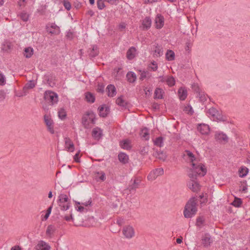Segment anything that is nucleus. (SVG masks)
<instances>
[{
    "label": "nucleus",
    "instance_id": "obj_57",
    "mask_svg": "<svg viewBox=\"0 0 250 250\" xmlns=\"http://www.w3.org/2000/svg\"><path fill=\"white\" fill-rule=\"evenodd\" d=\"M63 4L64 7H65V8L66 9H67V10H70V9L71 8V3L69 1H66V0H64L63 2Z\"/></svg>",
    "mask_w": 250,
    "mask_h": 250
},
{
    "label": "nucleus",
    "instance_id": "obj_56",
    "mask_svg": "<svg viewBox=\"0 0 250 250\" xmlns=\"http://www.w3.org/2000/svg\"><path fill=\"white\" fill-rule=\"evenodd\" d=\"M52 208V206H50L48 208V209H47V210L46 211V213L45 215L44 216V219L45 220H47L48 218V217H49V215H50V213L51 212Z\"/></svg>",
    "mask_w": 250,
    "mask_h": 250
},
{
    "label": "nucleus",
    "instance_id": "obj_7",
    "mask_svg": "<svg viewBox=\"0 0 250 250\" xmlns=\"http://www.w3.org/2000/svg\"><path fill=\"white\" fill-rule=\"evenodd\" d=\"M44 122L47 126V130L52 134L55 132L54 129V122L49 115L45 114L44 116Z\"/></svg>",
    "mask_w": 250,
    "mask_h": 250
},
{
    "label": "nucleus",
    "instance_id": "obj_10",
    "mask_svg": "<svg viewBox=\"0 0 250 250\" xmlns=\"http://www.w3.org/2000/svg\"><path fill=\"white\" fill-rule=\"evenodd\" d=\"M123 233L125 238L130 239L135 235V230L132 226H126L124 227Z\"/></svg>",
    "mask_w": 250,
    "mask_h": 250
},
{
    "label": "nucleus",
    "instance_id": "obj_6",
    "mask_svg": "<svg viewBox=\"0 0 250 250\" xmlns=\"http://www.w3.org/2000/svg\"><path fill=\"white\" fill-rule=\"evenodd\" d=\"M44 97L45 101L51 104H56L58 101V95L51 91H46Z\"/></svg>",
    "mask_w": 250,
    "mask_h": 250
},
{
    "label": "nucleus",
    "instance_id": "obj_55",
    "mask_svg": "<svg viewBox=\"0 0 250 250\" xmlns=\"http://www.w3.org/2000/svg\"><path fill=\"white\" fill-rule=\"evenodd\" d=\"M149 67L153 71H156L158 68L157 64L154 61H153V62H151V64Z\"/></svg>",
    "mask_w": 250,
    "mask_h": 250
},
{
    "label": "nucleus",
    "instance_id": "obj_25",
    "mask_svg": "<svg viewBox=\"0 0 250 250\" xmlns=\"http://www.w3.org/2000/svg\"><path fill=\"white\" fill-rule=\"evenodd\" d=\"M106 91L109 97H113L116 94V89L113 84H109L106 87Z\"/></svg>",
    "mask_w": 250,
    "mask_h": 250
},
{
    "label": "nucleus",
    "instance_id": "obj_26",
    "mask_svg": "<svg viewBox=\"0 0 250 250\" xmlns=\"http://www.w3.org/2000/svg\"><path fill=\"white\" fill-rule=\"evenodd\" d=\"M151 19L148 17H146L142 22L143 29L147 30L149 29L151 25Z\"/></svg>",
    "mask_w": 250,
    "mask_h": 250
},
{
    "label": "nucleus",
    "instance_id": "obj_2",
    "mask_svg": "<svg viewBox=\"0 0 250 250\" xmlns=\"http://www.w3.org/2000/svg\"><path fill=\"white\" fill-rule=\"evenodd\" d=\"M197 211L196 199L194 198L190 199L185 206L184 210V216L187 218H191L196 213Z\"/></svg>",
    "mask_w": 250,
    "mask_h": 250
},
{
    "label": "nucleus",
    "instance_id": "obj_11",
    "mask_svg": "<svg viewBox=\"0 0 250 250\" xmlns=\"http://www.w3.org/2000/svg\"><path fill=\"white\" fill-rule=\"evenodd\" d=\"M214 138L216 141L220 143L225 144L228 142L227 135L222 132H216L214 135Z\"/></svg>",
    "mask_w": 250,
    "mask_h": 250
},
{
    "label": "nucleus",
    "instance_id": "obj_53",
    "mask_svg": "<svg viewBox=\"0 0 250 250\" xmlns=\"http://www.w3.org/2000/svg\"><path fill=\"white\" fill-rule=\"evenodd\" d=\"M141 74H140V79L141 80H144L145 78L147 77V76L149 75V72L147 71H140Z\"/></svg>",
    "mask_w": 250,
    "mask_h": 250
},
{
    "label": "nucleus",
    "instance_id": "obj_59",
    "mask_svg": "<svg viewBox=\"0 0 250 250\" xmlns=\"http://www.w3.org/2000/svg\"><path fill=\"white\" fill-rule=\"evenodd\" d=\"M167 78V76H159L158 78V79H159V82H162V83H164V82L166 83L167 82V80H166Z\"/></svg>",
    "mask_w": 250,
    "mask_h": 250
},
{
    "label": "nucleus",
    "instance_id": "obj_13",
    "mask_svg": "<svg viewBox=\"0 0 250 250\" xmlns=\"http://www.w3.org/2000/svg\"><path fill=\"white\" fill-rule=\"evenodd\" d=\"M183 157L186 161L190 163L191 165L197 161L194 155L189 150H186L184 152Z\"/></svg>",
    "mask_w": 250,
    "mask_h": 250
},
{
    "label": "nucleus",
    "instance_id": "obj_38",
    "mask_svg": "<svg viewBox=\"0 0 250 250\" xmlns=\"http://www.w3.org/2000/svg\"><path fill=\"white\" fill-rule=\"evenodd\" d=\"M163 54V48L159 46L158 44L155 47V49L154 51V55L156 57H160Z\"/></svg>",
    "mask_w": 250,
    "mask_h": 250
},
{
    "label": "nucleus",
    "instance_id": "obj_30",
    "mask_svg": "<svg viewBox=\"0 0 250 250\" xmlns=\"http://www.w3.org/2000/svg\"><path fill=\"white\" fill-rule=\"evenodd\" d=\"M56 231V227L54 225H49L46 230V234L47 236L51 238L53 235Z\"/></svg>",
    "mask_w": 250,
    "mask_h": 250
},
{
    "label": "nucleus",
    "instance_id": "obj_61",
    "mask_svg": "<svg viewBox=\"0 0 250 250\" xmlns=\"http://www.w3.org/2000/svg\"><path fill=\"white\" fill-rule=\"evenodd\" d=\"M74 159L75 162L77 163H79L80 162V157H79V152L77 153L74 156Z\"/></svg>",
    "mask_w": 250,
    "mask_h": 250
},
{
    "label": "nucleus",
    "instance_id": "obj_24",
    "mask_svg": "<svg viewBox=\"0 0 250 250\" xmlns=\"http://www.w3.org/2000/svg\"><path fill=\"white\" fill-rule=\"evenodd\" d=\"M136 49L134 47H131L126 52V58L129 60L134 59L136 56Z\"/></svg>",
    "mask_w": 250,
    "mask_h": 250
},
{
    "label": "nucleus",
    "instance_id": "obj_16",
    "mask_svg": "<svg viewBox=\"0 0 250 250\" xmlns=\"http://www.w3.org/2000/svg\"><path fill=\"white\" fill-rule=\"evenodd\" d=\"M155 27L157 29H161L164 24V18L161 14L157 15L155 19Z\"/></svg>",
    "mask_w": 250,
    "mask_h": 250
},
{
    "label": "nucleus",
    "instance_id": "obj_8",
    "mask_svg": "<svg viewBox=\"0 0 250 250\" xmlns=\"http://www.w3.org/2000/svg\"><path fill=\"white\" fill-rule=\"evenodd\" d=\"M164 169L162 167L157 168L151 171L147 176L148 180L153 181L157 177L164 174Z\"/></svg>",
    "mask_w": 250,
    "mask_h": 250
},
{
    "label": "nucleus",
    "instance_id": "obj_3",
    "mask_svg": "<svg viewBox=\"0 0 250 250\" xmlns=\"http://www.w3.org/2000/svg\"><path fill=\"white\" fill-rule=\"evenodd\" d=\"M207 116L212 120L216 121H225L223 116L215 108L211 107L207 110Z\"/></svg>",
    "mask_w": 250,
    "mask_h": 250
},
{
    "label": "nucleus",
    "instance_id": "obj_49",
    "mask_svg": "<svg viewBox=\"0 0 250 250\" xmlns=\"http://www.w3.org/2000/svg\"><path fill=\"white\" fill-rule=\"evenodd\" d=\"M149 149L148 146H142L140 148V152L142 155H146L148 153Z\"/></svg>",
    "mask_w": 250,
    "mask_h": 250
},
{
    "label": "nucleus",
    "instance_id": "obj_48",
    "mask_svg": "<svg viewBox=\"0 0 250 250\" xmlns=\"http://www.w3.org/2000/svg\"><path fill=\"white\" fill-rule=\"evenodd\" d=\"M198 96L199 97L200 100L201 102H204L207 100L208 96L204 93L203 92H199L198 94Z\"/></svg>",
    "mask_w": 250,
    "mask_h": 250
},
{
    "label": "nucleus",
    "instance_id": "obj_44",
    "mask_svg": "<svg viewBox=\"0 0 250 250\" xmlns=\"http://www.w3.org/2000/svg\"><path fill=\"white\" fill-rule=\"evenodd\" d=\"M19 16L23 21H27L29 20V15L24 11L21 12Z\"/></svg>",
    "mask_w": 250,
    "mask_h": 250
},
{
    "label": "nucleus",
    "instance_id": "obj_45",
    "mask_svg": "<svg viewBox=\"0 0 250 250\" xmlns=\"http://www.w3.org/2000/svg\"><path fill=\"white\" fill-rule=\"evenodd\" d=\"M104 1H105L104 0H97V7L99 9L102 10L104 8V7H105V4L104 3Z\"/></svg>",
    "mask_w": 250,
    "mask_h": 250
},
{
    "label": "nucleus",
    "instance_id": "obj_62",
    "mask_svg": "<svg viewBox=\"0 0 250 250\" xmlns=\"http://www.w3.org/2000/svg\"><path fill=\"white\" fill-rule=\"evenodd\" d=\"M126 24L125 22H122L119 25V28L121 31L125 29L126 27Z\"/></svg>",
    "mask_w": 250,
    "mask_h": 250
},
{
    "label": "nucleus",
    "instance_id": "obj_47",
    "mask_svg": "<svg viewBox=\"0 0 250 250\" xmlns=\"http://www.w3.org/2000/svg\"><path fill=\"white\" fill-rule=\"evenodd\" d=\"M156 157L160 160H162L163 161L165 160L166 159V154L162 151H159L157 152Z\"/></svg>",
    "mask_w": 250,
    "mask_h": 250
},
{
    "label": "nucleus",
    "instance_id": "obj_63",
    "mask_svg": "<svg viewBox=\"0 0 250 250\" xmlns=\"http://www.w3.org/2000/svg\"><path fill=\"white\" fill-rule=\"evenodd\" d=\"M25 1H26V0H19V1L18 2V4L20 6H24L25 4L22 3V2L24 3V2H25Z\"/></svg>",
    "mask_w": 250,
    "mask_h": 250
},
{
    "label": "nucleus",
    "instance_id": "obj_19",
    "mask_svg": "<svg viewBox=\"0 0 250 250\" xmlns=\"http://www.w3.org/2000/svg\"><path fill=\"white\" fill-rule=\"evenodd\" d=\"M99 115L102 117H105L109 113V108L106 105H103L99 108Z\"/></svg>",
    "mask_w": 250,
    "mask_h": 250
},
{
    "label": "nucleus",
    "instance_id": "obj_9",
    "mask_svg": "<svg viewBox=\"0 0 250 250\" xmlns=\"http://www.w3.org/2000/svg\"><path fill=\"white\" fill-rule=\"evenodd\" d=\"M46 31L51 35H58L60 33V27L55 23H49L46 26Z\"/></svg>",
    "mask_w": 250,
    "mask_h": 250
},
{
    "label": "nucleus",
    "instance_id": "obj_5",
    "mask_svg": "<svg viewBox=\"0 0 250 250\" xmlns=\"http://www.w3.org/2000/svg\"><path fill=\"white\" fill-rule=\"evenodd\" d=\"M59 206L62 210H67L69 208L70 206V200L67 195L64 194H61L59 196Z\"/></svg>",
    "mask_w": 250,
    "mask_h": 250
},
{
    "label": "nucleus",
    "instance_id": "obj_20",
    "mask_svg": "<svg viewBox=\"0 0 250 250\" xmlns=\"http://www.w3.org/2000/svg\"><path fill=\"white\" fill-rule=\"evenodd\" d=\"M178 95L180 100L184 101L188 96L187 90L185 87H180L178 89Z\"/></svg>",
    "mask_w": 250,
    "mask_h": 250
},
{
    "label": "nucleus",
    "instance_id": "obj_41",
    "mask_svg": "<svg viewBox=\"0 0 250 250\" xmlns=\"http://www.w3.org/2000/svg\"><path fill=\"white\" fill-rule=\"evenodd\" d=\"M58 114L59 118L61 120L64 119L66 116V111L63 108H62L59 110Z\"/></svg>",
    "mask_w": 250,
    "mask_h": 250
},
{
    "label": "nucleus",
    "instance_id": "obj_39",
    "mask_svg": "<svg viewBox=\"0 0 250 250\" xmlns=\"http://www.w3.org/2000/svg\"><path fill=\"white\" fill-rule=\"evenodd\" d=\"M167 84L170 87H171L175 85V80L173 76L170 75H167Z\"/></svg>",
    "mask_w": 250,
    "mask_h": 250
},
{
    "label": "nucleus",
    "instance_id": "obj_33",
    "mask_svg": "<svg viewBox=\"0 0 250 250\" xmlns=\"http://www.w3.org/2000/svg\"><path fill=\"white\" fill-rule=\"evenodd\" d=\"M126 78L129 83H134L136 80V75L135 73L131 71L127 73Z\"/></svg>",
    "mask_w": 250,
    "mask_h": 250
},
{
    "label": "nucleus",
    "instance_id": "obj_15",
    "mask_svg": "<svg viewBox=\"0 0 250 250\" xmlns=\"http://www.w3.org/2000/svg\"><path fill=\"white\" fill-rule=\"evenodd\" d=\"M103 135V130L100 127H96L93 129L92 131V136L95 140L98 141L100 140Z\"/></svg>",
    "mask_w": 250,
    "mask_h": 250
},
{
    "label": "nucleus",
    "instance_id": "obj_34",
    "mask_svg": "<svg viewBox=\"0 0 250 250\" xmlns=\"http://www.w3.org/2000/svg\"><path fill=\"white\" fill-rule=\"evenodd\" d=\"M153 143L156 146L162 147L164 145V138L161 136L158 137L153 140Z\"/></svg>",
    "mask_w": 250,
    "mask_h": 250
},
{
    "label": "nucleus",
    "instance_id": "obj_22",
    "mask_svg": "<svg viewBox=\"0 0 250 250\" xmlns=\"http://www.w3.org/2000/svg\"><path fill=\"white\" fill-rule=\"evenodd\" d=\"M198 130L204 135H207L209 132V128L208 125L206 124H201L197 127Z\"/></svg>",
    "mask_w": 250,
    "mask_h": 250
},
{
    "label": "nucleus",
    "instance_id": "obj_58",
    "mask_svg": "<svg viewBox=\"0 0 250 250\" xmlns=\"http://www.w3.org/2000/svg\"><path fill=\"white\" fill-rule=\"evenodd\" d=\"M104 86L103 84H99L98 85L97 91L99 92L103 93L104 91Z\"/></svg>",
    "mask_w": 250,
    "mask_h": 250
},
{
    "label": "nucleus",
    "instance_id": "obj_35",
    "mask_svg": "<svg viewBox=\"0 0 250 250\" xmlns=\"http://www.w3.org/2000/svg\"><path fill=\"white\" fill-rule=\"evenodd\" d=\"M249 172V169L246 167H241L238 171L239 175L240 177H245Z\"/></svg>",
    "mask_w": 250,
    "mask_h": 250
},
{
    "label": "nucleus",
    "instance_id": "obj_17",
    "mask_svg": "<svg viewBox=\"0 0 250 250\" xmlns=\"http://www.w3.org/2000/svg\"><path fill=\"white\" fill-rule=\"evenodd\" d=\"M65 148L69 152H73L75 149L74 145L69 137L64 138Z\"/></svg>",
    "mask_w": 250,
    "mask_h": 250
},
{
    "label": "nucleus",
    "instance_id": "obj_23",
    "mask_svg": "<svg viewBox=\"0 0 250 250\" xmlns=\"http://www.w3.org/2000/svg\"><path fill=\"white\" fill-rule=\"evenodd\" d=\"M37 250H49L50 247L48 244L43 241H40L37 244Z\"/></svg>",
    "mask_w": 250,
    "mask_h": 250
},
{
    "label": "nucleus",
    "instance_id": "obj_50",
    "mask_svg": "<svg viewBox=\"0 0 250 250\" xmlns=\"http://www.w3.org/2000/svg\"><path fill=\"white\" fill-rule=\"evenodd\" d=\"M184 111H185L186 112H187L188 114H191V115L193 113V110L192 109V108L189 105L186 106L184 109Z\"/></svg>",
    "mask_w": 250,
    "mask_h": 250
},
{
    "label": "nucleus",
    "instance_id": "obj_46",
    "mask_svg": "<svg viewBox=\"0 0 250 250\" xmlns=\"http://www.w3.org/2000/svg\"><path fill=\"white\" fill-rule=\"evenodd\" d=\"M247 181H243L241 182V186H240V190L244 193H246L247 191Z\"/></svg>",
    "mask_w": 250,
    "mask_h": 250
},
{
    "label": "nucleus",
    "instance_id": "obj_51",
    "mask_svg": "<svg viewBox=\"0 0 250 250\" xmlns=\"http://www.w3.org/2000/svg\"><path fill=\"white\" fill-rule=\"evenodd\" d=\"M35 86V84L34 81H30L26 84L24 88L31 89V88H33V87H34Z\"/></svg>",
    "mask_w": 250,
    "mask_h": 250
},
{
    "label": "nucleus",
    "instance_id": "obj_37",
    "mask_svg": "<svg viewBox=\"0 0 250 250\" xmlns=\"http://www.w3.org/2000/svg\"><path fill=\"white\" fill-rule=\"evenodd\" d=\"M166 57L167 60L171 61L175 59V53L171 50H168L166 54Z\"/></svg>",
    "mask_w": 250,
    "mask_h": 250
},
{
    "label": "nucleus",
    "instance_id": "obj_4",
    "mask_svg": "<svg viewBox=\"0 0 250 250\" xmlns=\"http://www.w3.org/2000/svg\"><path fill=\"white\" fill-rule=\"evenodd\" d=\"M95 114L91 111L86 112L83 117L82 123L85 128L89 127L91 125L95 124Z\"/></svg>",
    "mask_w": 250,
    "mask_h": 250
},
{
    "label": "nucleus",
    "instance_id": "obj_18",
    "mask_svg": "<svg viewBox=\"0 0 250 250\" xmlns=\"http://www.w3.org/2000/svg\"><path fill=\"white\" fill-rule=\"evenodd\" d=\"M188 186L193 192H198L200 190V185L194 181V179H191V180L188 182Z\"/></svg>",
    "mask_w": 250,
    "mask_h": 250
},
{
    "label": "nucleus",
    "instance_id": "obj_14",
    "mask_svg": "<svg viewBox=\"0 0 250 250\" xmlns=\"http://www.w3.org/2000/svg\"><path fill=\"white\" fill-rule=\"evenodd\" d=\"M202 244L205 248L209 247L213 242L212 238L210 235L208 233H205L202 238Z\"/></svg>",
    "mask_w": 250,
    "mask_h": 250
},
{
    "label": "nucleus",
    "instance_id": "obj_32",
    "mask_svg": "<svg viewBox=\"0 0 250 250\" xmlns=\"http://www.w3.org/2000/svg\"><path fill=\"white\" fill-rule=\"evenodd\" d=\"M205 223V218L203 216H200L197 218L196 225L199 228L203 227Z\"/></svg>",
    "mask_w": 250,
    "mask_h": 250
},
{
    "label": "nucleus",
    "instance_id": "obj_36",
    "mask_svg": "<svg viewBox=\"0 0 250 250\" xmlns=\"http://www.w3.org/2000/svg\"><path fill=\"white\" fill-rule=\"evenodd\" d=\"M163 90L160 88H156L154 92V98L161 99L163 98Z\"/></svg>",
    "mask_w": 250,
    "mask_h": 250
},
{
    "label": "nucleus",
    "instance_id": "obj_28",
    "mask_svg": "<svg viewBox=\"0 0 250 250\" xmlns=\"http://www.w3.org/2000/svg\"><path fill=\"white\" fill-rule=\"evenodd\" d=\"M34 50L31 47H25L23 50V55L26 58H30L33 55Z\"/></svg>",
    "mask_w": 250,
    "mask_h": 250
},
{
    "label": "nucleus",
    "instance_id": "obj_60",
    "mask_svg": "<svg viewBox=\"0 0 250 250\" xmlns=\"http://www.w3.org/2000/svg\"><path fill=\"white\" fill-rule=\"evenodd\" d=\"M242 204V201L240 200V199H238L237 201H234L233 202V205L235 207H238L240 206L241 204Z\"/></svg>",
    "mask_w": 250,
    "mask_h": 250
},
{
    "label": "nucleus",
    "instance_id": "obj_40",
    "mask_svg": "<svg viewBox=\"0 0 250 250\" xmlns=\"http://www.w3.org/2000/svg\"><path fill=\"white\" fill-rule=\"evenodd\" d=\"M99 53L98 48L96 45H93L92 46V50L90 51L89 53V55L91 57H95L97 55H98Z\"/></svg>",
    "mask_w": 250,
    "mask_h": 250
},
{
    "label": "nucleus",
    "instance_id": "obj_64",
    "mask_svg": "<svg viewBox=\"0 0 250 250\" xmlns=\"http://www.w3.org/2000/svg\"><path fill=\"white\" fill-rule=\"evenodd\" d=\"M84 209V208L83 206H80L79 207H77V210L80 212H83V211Z\"/></svg>",
    "mask_w": 250,
    "mask_h": 250
},
{
    "label": "nucleus",
    "instance_id": "obj_54",
    "mask_svg": "<svg viewBox=\"0 0 250 250\" xmlns=\"http://www.w3.org/2000/svg\"><path fill=\"white\" fill-rule=\"evenodd\" d=\"M6 83V78L5 76L0 73V85H4Z\"/></svg>",
    "mask_w": 250,
    "mask_h": 250
},
{
    "label": "nucleus",
    "instance_id": "obj_12",
    "mask_svg": "<svg viewBox=\"0 0 250 250\" xmlns=\"http://www.w3.org/2000/svg\"><path fill=\"white\" fill-rule=\"evenodd\" d=\"M141 181V180L138 178H135L133 181L131 180L130 184L127 188V189L130 193L135 191L139 188Z\"/></svg>",
    "mask_w": 250,
    "mask_h": 250
},
{
    "label": "nucleus",
    "instance_id": "obj_31",
    "mask_svg": "<svg viewBox=\"0 0 250 250\" xmlns=\"http://www.w3.org/2000/svg\"><path fill=\"white\" fill-rule=\"evenodd\" d=\"M118 159L120 162L123 164H126L128 161V156L125 153L121 152L118 154Z\"/></svg>",
    "mask_w": 250,
    "mask_h": 250
},
{
    "label": "nucleus",
    "instance_id": "obj_52",
    "mask_svg": "<svg viewBox=\"0 0 250 250\" xmlns=\"http://www.w3.org/2000/svg\"><path fill=\"white\" fill-rule=\"evenodd\" d=\"M192 89L196 93L198 94L199 93V92H201V91H200V87L198 84L194 83L192 84L191 86Z\"/></svg>",
    "mask_w": 250,
    "mask_h": 250
},
{
    "label": "nucleus",
    "instance_id": "obj_27",
    "mask_svg": "<svg viewBox=\"0 0 250 250\" xmlns=\"http://www.w3.org/2000/svg\"><path fill=\"white\" fill-rule=\"evenodd\" d=\"M121 147L124 149L129 150L131 149V142L129 140L126 139L123 140L120 142Z\"/></svg>",
    "mask_w": 250,
    "mask_h": 250
},
{
    "label": "nucleus",
    "instance_id": "obj_42",
    "mask_svg": "<svg viewBox=\"0 0 250 250\" xmlns=\"http://www.w3.org/2000/svg\"><path fill=\"white\" fill-rule=\"evenodd\" d=\"M116 103L121 106L125 107L126 105V102L124 100L122 96L118 97L116 101Z\"/></svg>",
    "mask_w": 250,
    "mask_h": 250
},
{
    "label": "nucleus",
    "instance_id": "obj_21",
    "mask_svg": "<svg viewBox=\"0 0 250 250\" xmlns=\"http://www.w3.org/2000/svg\"><path fill=\"white\" fill-rule=\"evenodd\" d=\"M95 178L97 182H104L106 179L105 174L103 171L95 172Z\"/></svg>",
    "mask_w": 250,
    "mask_h": 250
},
{
    "label": "nucleus",
    "instance_id": "obj_1",
    "mask_svg": "<svg viewBox=\"0 0 250 250\" xmlns=\"http://www.w3.org/2000/svg\"><path fill=\"white\" fill-rule=\"evenodd\" d=\"M188 175L190 179H195L197 175L204 176L207 173V169L204 165L199 163L197 161L191 165Z\"/></svg>",
    "mask_w": 250,
    "mask_h": 250
},
{
    "label": "nucleus",
    "instance_id": "obj_29",
    "mask_svg": "<svg viewBox=\"0 0 250 250\" xmlns=\"http://www.w3.org/2000/svg\"><path fill=\"white\" fill-rule=\"evenodd\" d=\"M140 135L143 139L148 140L149 139V130L145 127L141 129Z\"/></svg>",
    "mask_w": 250,
    "mask_h": 250
},
{
    "label": "nucleus",
    "instance_id": "obj_43",
    "mask_svg": "<svg viewBox=\"0 0 250 250\" xmlns=\"http://www.w3.org/2000/svg\"><path fill=\"white\" fill-rule=\"evenodd\" d=\"M85 99L87 102L93 103L95 102V97L91 93L88 92L85 94Z\"/></svg>",
    "mask_w": 250,
    "mask_h": 250
}]
</instances>
